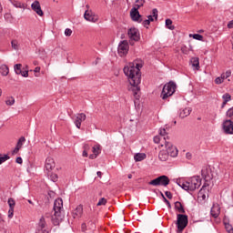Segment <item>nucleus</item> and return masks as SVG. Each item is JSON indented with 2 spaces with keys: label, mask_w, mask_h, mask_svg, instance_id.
Masks as SVG:
<instances>
[{
  "label": "nucleus",
  "mask_w": 233,
  "mask_h": 233,
  "mask_svg": "<svg viewBox=\"0 0 233 233\" xmlns=\"http://www.w3.org/2000/svg\"><path fill=\"white\" fill-rule=\"evenodd\" d=\"M83 149H84L85 151H87V152H88V150H90V145H88V144H84Z\"/></svg>",
  "instance_id": "4d7b16f0"
},
{
  "label": "nucleus",
  "mask_w": 233,
  "mask_h": 233,
  "mask_svg": "<svg viewBox=\"0 0 233 233\" xmlns=\"http://www.w3.org/2000/svg\"><path fill=\"white\" fill-rule=\"evenodd\" d=\"M159 134H160L161 137H164L165 134H167V129L166 128L160 129Z\"/></svg>",
  "instance_id": "864d4df0"
},
{
  "label": "nucleus",
  "mask_w": 233,
  "mask_h": 233,
  "mask_svg": "<svg viewBox=\"0 0 233 233\" xmlns=\"http://www.w3.org/2000/svg\"><path fill=\"white\" fill-rule=\"evenodd\" d=\"M47 175L50 176L51 181H54V183H56V181H57V175L53 174L51 172H47Z\"/></svg>",
  "instance_id": "37998d69"
},
{
  "label": "nucleus",
  "mask_w": 233,
  "mask_h": 233,
  "mask_svg": "<svg viewBox=\"0 0 233 233\" xmlns=\"http://www.w3.org/2000/svg\"><path fill=\"white\" fill-rule=\"evenodd\" d=\"M31 8L37 14V15H43V10L41 9V4H39V1H35L31 5Z\"/></svg>",
  "instance_id": "dca6fc26"
},
{
  "label": "nucleus",
  "mask_w": 233,
  "mask_h": 233,
  "mask_svg": "<svg viewBox=\"0 0 233 233\" xmlns=\"http://www.w3.org/2000/svg\"><path fill=\"white\" fill-rule=\"evenodd\" d=\"M170 183V178L168 177L163 175L160 176L151 181L148 182V185H151L152 187H159L161 185L162 187H167Z\"/></svg>",
  "instance_id": "39448f33"
},
{
  "label": "nucleus",
  "mask_w": 233,
  "mask_h": 233,
  "mask_svg": "<svg viewBox=\"0 0 233 233\" xmlns=\"http://www.w3.org/2000/svg\"><path fill=\"white\" fill-rule=\"evenodd\" d=\"M7 203L9 205V208H15V200H14V198H8Z\"/></svg>",
  "instance_id": "a19ab883"
},
{
  "label": "nucleus",
  "mask_w": 233,
  "mask_h": 233,
  "mask_svg": "<svg viewBox=\"0 0 233 233\" xmlns=\"http://www.w3.org/2000/svg\"><path fill=\"white\" fill-rule=\"evenodd\" d=\"M143 5H145V0H137L135 2L133 8L139 10L141 8V6H143Z\"/></svg>",
  "instance_id": "cd10ccee"
},
{
  "label": "nucleus",
  "mask_w": 233,
  "mask_h": 233,
  "mask_svg": "<svg viewBox=\"0 0 233 233\" xmlns=\"http://www.w3.org/2000/svg\"><path fill=\"white\" fill-rule=\"evenodd\" d=\"M54 215L52 217V221L54 225H59L61 221V212H63V199L57 198L54 202Z\"/></svg>",
  "instance_id": "7ed1b4c3"
},
{
  "label": "nucleus",
  "mask_w": 233,
  "mask_h": 233,
  "mask_svg": "<svg viewBox=\"0 0 233 233\" xmlns=\"http://www.w3.org/2000/svg\"><path fill=\"white\" fill-rule=\"evenodd\" d=\"M164 203H166V205L168 207V208H170V201H168V199H167V198H164Z\"/></svg>",
  "instance_id": "bf43d9fd"
},
{
  "label": "nucleus",
  "mask_w": 233,
  "mask_h": 233,
  "mask_svg": "<svg viewBox=\"0 0 233 233\" xmlns=\"http://www.w3.org/2000/svg\"><path fill=\"white\" fill-rule=\"evenodd\" d=\"M154 143L159 144L160 141H164L166 143L167 137L156 136L153 138Z\"/></svg>",
  "instance_id": "bb28decb"
},
{
  "label": "nucleus",
  "mask_w": 233,
  "mask_h": 233,
  "mask_svg": "<svg viewBox=\"0 0 233 233\" xmlns=\"http://www.w3.org/2000/svg\"><path fill=\"white\" fill-rule=\"evenodd\" d=\"M190 63L195 70H199V58L192 57Z\"/></svg>",
  "instance_id": "4be33fe9"
},
{
  "label": "nucleus",
  "mask_w": 233,
  "mask_h": 233,
  "mask_svg": "<svg viewBox=\"0 0 233 233\" xmlns=\"http://www.w3.org/2000/svg\"><path fill=\"white\" fill-rule=\"evenodd\" d=\"M177 185L186 190L187 192H194L197 188L201 187V177H192L187 178V180L180 178L177 180Z\"/></svg>",
  "instance_id": "f03ea898"
},
{
  "label": "nucleus",
  "mask_w": 233,
  "mask_h": 233,
  "mask_svg": "<svg viewBox=\"0 0 233 233\" xmlns=\"http://www.w3.org/2000/svg\"><path fill=\"white\" fill-rule=\"evenodd\" d=\"M127 35L129 37L130 45H134V42H137L141 39V35L139 34V29L136 27H131L127 31Z\"/></svg>",
  "instance_id": "0eeeda50"
},
{
  "label": "nucleus",
  "mask_w": 233,
  "mask_h": 233,
  "mask_svg": "<svg viewBox=\"0 0 233 233\" xmlns=\"http://www.w3.org/2000/svg\"><path fill=\"white\" fill-rule=\"evenodd\" d=\"M15 103V98H14V96H9L5 100V105H7L8 106H12V105H14Z\"/></svg>",
  "instance_id": "7c9ffc66"
},
{
  "label": "nucleus",
  "mask_w": 233,
  "mask_h": 233,
  "mask_svg": "<svg viewBox=\"0 0 233 233\" xmlns=\"http://www.w3.org/2000/svg\"><path fill=\"white\" fill-rule=\"evenodd\" d=\"M223 78H222V76H218V77H217L216 79H215V83H216V85H221V83H223Z\"/></svg>",
  "instance_id": "09e8293b"
},
{
  "label": "nucleus",
  "mask_w": 233,
  "mask_h": 233,
  "mask_svg": "<svg viewBox=\"0 0 233 233\" xmlns=\"http://www.w3.org/2000/svg\"><path fill=\"white\" fill-rule=\"evenodd\" d=\"M84 17L86 21H89L90 23H96V17H94V14L92 11L86 10L84 14Z\"/></svg>",
  "instance_id": "a211bd4d"
},
{
  "label": "nucleus",
  "mask_w": 233,
  "mask_h": 233,
  "mask_svg": "<svg viewBox=\"0 0 233 233\" xmlns=\"http://www.w3.org/2000/svg\"><path fill=\"white\" fill-rule=\"evenodd\" d=\"M134 159L136 162L143 161L144 159H147V155L145 153H137L134 156Z\"/></svg>",
  "instance_id": "b1692460"
},
{
  "label": "nucleus",
  "mask_w": 233,
  "mask_h": 233,
  "mask_svg": "<svg viewBox=\"0 0 233 233\" xmlns=\"http://www.w3.org/2000/svg\"><path fill=\"white\" fill-rule=\"evenodd\" d=\"M174 92H176V83L168 82L163 86L161 92L162 99H167V97H170V96H174Z\"/></svg>",
  "instance_id": "20e7f679"
},
{
  "label": "nucleus",
  "mask_w": 233,
  "mask_h": 233,
  "mask_svg": "<svg viewBox=\"0 0 233 233\" xmlns=\"http://www.w3.org/2000/svg\"><path fill=\"white\" fill-rule=\"evenodd\" d=\"M141 68H143V61L136 60L124 67V74L128 77L129 91L133 92L135 99L139 100V85L141 84Z\"/></svg>",
  "instance_id": "f257e3e1"
},
{
  "label": "nucleus",
  "mask_w": 233,
  "mask_h": 233,
  "mask_svg": "<svg viewBox=\"0 0 233 233\" xmlns=\"http://www.w3.org/2000/svg\"><path fill=\"white\" fill-rule=\"evenodd\" d=\"M223 130L225 134H233V122L232 120H226L223 123Z\"/></svg>",
  "instance_id": "f8f14e48"
},
{
  "label": "nucleus",
  "mask_w": 233,
  "mask_h": 233,
  "mask_svg": "<svg viewBox=\"0 0 233 233\" xmlns=\"http://www.w3.org/2000/svg\"><path fill=\"white\" fill-rule=\"evenodd\" d=\"M228 28H233V20L228 22Z\"/></svg>",
  "instance_id": "e2e57ef3"
},
{
  "label": "nucleus",
  "mask_w": 233,
  "mask_h": 233,
  "mask_svg": "<svg viewBox=\"0 0 233 233\" xmlns=\"http://www.w3.org/2000/svg\"><path fill=\"white\" fill-rule=\"evenodd\" d=\"M48 228L46 227V220H45V217H41L37 225L35 233H48Z\"/></svg>",
  "instance_id": "1a4fd4ad"
},
{
  "label": "nucleus",
  "mask_w": 233,
  "mask_h": 233,
  "mask_svg": "<svg viewBox=\"0 0 233 233\" xmlns=\"http://www.w3.org/2000/svg\"><path fill=\"white\" fill-rule=\"evenodd\" d=\"M13 6H15V8H25V4L18 2L16 0H9Z\"/></svg>",
  "instance_id": "a878e982"
},
{
  "label": "nucleus",
  "mask_w": 233,
  "mask_h": 233,
  "mask_svg": "<svg viewBox=\"0 0 233 233\" xmlns=\"http://www.w3.org/2000/svg\"><path fill=\"white\" fill-rule=\"evenodd\" d=\"M86 120V115L85 113H78L75 116V125L76 128H81V123Z\"/></svg>",
  "instance_id": "9b49d317"
},
{
  "label": "nucleus",
  "mask_w": 233,
  "mask_h": 233,
  "mask_svg": "<svg viewBox=\"0 0 233 233\" xmlns=\"http://www.w3.org/2000/svg\"><path fill=\"white\" fill-rule=\"evenodd\" d=\"M187 225H188V216L183 214L177 215V227L180 232L187 228Z\"/></svg>",
  "instance_id": "423d86ee"
},
{
  "label": "nucleus",
  "mask_w": 233,
  "mask_h": 233,
  "mask_svg": "<svg viewBox=\"0 0 233 233\" xmlns=\"http://www.w3.org/2000/svg\"><path fill=\"white\" fill-rule=\"evenodd\" d=\"M8 218L9 219H12L14 218V208H9Z\"/></svg>",
  "instance_id": "a18cd8bd"
},
{
  "label": "nucleus",
  "mask_w": 233,
  "mask_h": 233,
  "mask_svg": "<svg viewBox=\"0 0 233 233\" xmlns=\"http://www.w3.org/2000/svg\"><path fill=\"white\" fill-rule=\"evenodd\" d=\"M166 26L167 28H168V30H175L176 26H174L172 25V21L170 20V18L166 19Z\"/></svg>",
  "instance_id": "c85d7f7f"
},
{
  "label": "nucleus",
  "mask_w": 233,
  "mask_h": 233,
  "mask_svg": "<svg viewBox=\"0 0 233 233\" xmlns=\"http://www.w3.org/2000/svg\"><path fill=\"white\" fill-rule=\"evenodd\" d=\"M226 115H227V117H233V107H230V108L227 111Z\"/></svg>",
  "instance_id": "49530a36"
},
{
  "label": "nucleus",
  "mask_w": 233,
  "mask_h": 233,
  "mask_svg": "<svg viewBox=\"0 0 233 233\" xmlns=\"http://www.w3.org/2000/svg\"><path fill=\"white\" fill-rule=\"evenodd\" d=\"M56 168V162L54 161V158L52 157H47L46 159V170L47 172H52Z\"/></svg>",
  "instance_id": "4468645a"
},
{
  "label": "nucleus",
  "mask_w": 233,
  "mask_h": 233,
  "mask_svg": "<svg viewBox=\"0 0 233 233\" xmlns=\"http://www.w3.org/2000/svg\"><path fill=\"white\" fill-rule=\"evenodd\" d=\"M92 152L93 154L89 155V159H96L101 154V146L99 144L95 145L92 147Z\"/></svg>",
  "instance_id": "2eb2a0df"
},
{
  "label": "nucleus",
  "mask_w": 233,
  "mask_h": 233,
  "mask_svg": "<svg viewBox=\"0 0 233 233\" xmlns=\"http://www.w3.org/2000/svg\"><path fill=\"white\" fill-rule=\"evenodd\" d=\"M21 68H23V65H21V64L15 65L14 69L17 76H19L21 74V72L23 71Z\"/></svg>",
  "instance_id": "c756f323"
},
{
  "label": "nucleus",
  "mask_w": 233,
  "mask_h": 233,
  "mask_svg": "<svg viewBox=\"0 0 233 233\" xmlns=\"http://www.w3.org/2000/svg\"><path fill=\"white\" fill-rule=\"evenodd\" d=\"M131 19L133 21H137V23H141L143 20L141 19V15H139L138 9L133 7L130 12Z\"/></svg>",
  "instance_id": "ddd939ff"
},
{
  "label": "nucleus",
  "mask_w": 233,
  "mask_h": 233,
  "mask_svg": "<svg viewBox=\"0 0 233 233\" xmlns=\"http://www.w3.org/2000/svg\"><path fill=\"white\" fill-rule=\"evenodd\" d=\"M96 205L97 207H101L102 205H106V198H100Z\"/></svg>",
  "instance_id": "c03bdc74"
},
{
  "label": "nucleus",
  "mask_w": 233,
  "mask_h": 233,
  "mask_svg": "<svg viewBox=\"0 0 233 233\" xmlns=\"http://www.w3.org/2000/svg\"><path fill=\"white\" fill-rule=\"evenodd\" d=\"M86 225L88 230H94L96 228V223L92 220L88 221Z\"/></svg>",
  "instance_id": "e433bc0d"
},
{
  "label": "nucleus",
  "mask_w": 233,
  "mask_h": 233,
  "mask_svg": "<svg viewBox=\"0 0 233 233\" xmlns=\"http://www.w3.org/2000/svg\"><path fill=\"white\" fill-rule=\"evenodd\" d=\"M192 112V108L186 107L184 109H180L179 111V117H187V116H190V113Z\"/></svg>",
  "instance_id": "412c9836"
},
{
  "label": "nucleus",
  "mask_w": 233,
  "mask_h": 233,
  "mask_svg": "<svg viewBox=\"0 0 233 233\" xmlns=\"http://www.w3.org/2000/svg\"><path fill=\"white\" fill-rule=\"evenodd\" d=\"M232 76V71L228 70L225 73H223L220 76L222 77L223 81H225V79H228V77H230Z\"/></svg>",
  "instance_id": "473e14b6"
},
{
  "label": "nucleus",
  "mask_w": 233,
  "mask_h": 233,
  "mask_svg": "<svg viewBox=\"0 0 233 233\" xmlns=\"http://www.w3.org/2000/svg\"><path fill=\"white\" fill-rule=\"evenodd\" d=\"M10 72V70L8 69V66L6 65H2L0 66V74L2 76H6L8 73Z\"/></svg>",
  "instance_id": "393cba45"
},
{
  "label": "nucleus",
  "mask_w": 233,
  "mask_h": 233,
  "mask_svg": "<svg viewBox=\"0 0 233 233\" xmlns=\"http://www.w3.org/2000/svg\"><path fill=\"white\" fill-rule=\"evenodd\" d=\"M75 214L76 216H81V214H83V206H78L75 210Z\"/></svg>",
  "instance_id": "58836bf2"
},
{
  "label": "nucleus",
  "mask_w": 233,
  "mask_h": 233,
  "mask_svg": "<svg viewBox=\"0 0 233 233\" xmlns=\"http://www.w3.org/2000/svg\"><path fill=\"white\" fill-rule=\"evenodd\" d=\"M130 46H128V42L127 40H123L119 43L117 52L120 57H125L127 54H128Z\"/></svg>",
  "instance_id": "6e6552de"
},
{
  "label": "nucleus",
  "mask_w": 233,
  "mask_h": 233,
  "mask_svg": "<svg viewBox=\"0 0 233 233\" xmlns=\"http://www.w3.org/2000/svg\"><path fill=\"white\" fill-rule=\"evenodd\" d=\"M83 157H88V151H83L82 153Z\"/></svg>",
  "instance_id": "0e129e2a"
},
{
  "label": "nucleus",
  "mask_w": 233,
  "mask_h": 233,
  "mask_svg": "<svg viewBox=\"0 0 233 233\" xmlns=\"http://www.w3.org/2000/svg\"><path fill=\"white\" fill-rule=\"evenodd\" d=\"M189 37H193V39H196L197 41H203V35H199V34H190Z\"/></svg>",
  "instance_id": "72a5a7b5"
},
{
  "label": "nucleus",
  "mask_w": 233,
  "mask_h": 233,
  "mask_svg": "<svg viewBox=\"0 0 233 233\" xmlns=\"http://www.w3.org/2000/svg\"><path fill=\"white\" fill-rule=\"evenodd\" d=\"M11 46L14 48V50H18L19 49V41L17 40H12L11 42Z\"/></svg>",
  "instance_id": "f704fd0d"
},
{
  "label": "nucleus",
  "mask_w": 233,
  "mask_h": 233,
  "mask_svg": "<svg viewBox=\"0 0 233 233\" xmlns=\"http://www.w3.org/2000/svg\"><path fill=\"white\" fill-rule=\"evenodd\" d=\"M142 25L143 26H145V28H148V26L150 25V20H147V19L144 20L142 22Z\"/></svg>",
  "instance_id": "8fccbe9b"
},
{
  "label": "nucleus",
  "mask_w": 233,
  "mask_h": 233,
  "mask_svg": "<svg viewBox=\"0 0 233 233\" xmlns=\"http://www.w3.org/2000/svg\"><path fill=\"white\" fill-rule=\"evenodd\" d=\"M3 221H5V220L3 219V216H1V214H0V223H3Z\"/></svg>",
  "instance_id": "338daca9"
},
{
  "label": "nucleus",
  "mask_w": 233,
  "mask_h": 233,
  "mask_svg": "<svg viewBox=\"0 0 233 233\" xmlns=\"http://www.w3.org/2000/svg\"><path fill=\"white\" fill-rule=\"evenodd\" d=\"M65 35H66V37H70V35H72V29L66 28V29L65 30Z\"/></svg>",
  "instance_id": "de8ad7c7"
},
{
  "label": "nucleus",
  "mask_w": 233,
  "mask_h": 233,
  "mask_svg": "<svg viewBox=\"0 0 233 233\" xmlns=\"http://www.w3.org/2000/svg\"><path fill=\"white\" fill-rule=\"evenodd\" d=\"M81 230H82V232H86L88 230V227H87L86 223H83L81 225Z\"/></svg>",
  "instance_id": "3c124183"
},
{
  "label": "nucleus",
  "mask_w": 233,
  "mask_h": 233,
  "mask_svg": "<svg viewBox=\"0 0 233 233\" xmlns=\"http://www.w3.org/2000/svg\"><path fill=\"white\" fill-rule=\"evenodd\" d=\"M19 76H22V77H28V71H21Z\"/></svg>",
  "instance_id": "603ef678"
},
{
  "label": "nucleus",
  "mask_w": 233,
  "mask_h": 233,
  "mask_svg": "<svg viewBox=\"0 0 233 233\" xmlns=\"http://www.w3.org/2000/svg\"><path fill=\"white\" fill-rule=\"evenodd\" d=\"M154 19H156V18H153V16H151V15H149L147 16V21H149V23L154 22Z\"/></svg>",
  "instance_id": "052dcab7"
},
{
  "label": "nucleus",
  "mask_w": 233,
  "mask_h": 233,
  "mask_svg": "<svg viewBox=\"0 0 233 233\" xmlns=\"http://www.w3.org/2000/svg\"><path fill=\"white\" fill-rule=\"evenodd\" d=\"M222 99H224L225 103H228V101L232 99V96H230V94L226 93L222 96Z\"/></svg>",
  "instance_id": "4c0bfd02"
},
{
  "label": "nucleus",
  "mask_w": 233,
  "mask_h": 233,
  "mask_svg": "<svg viewBox=\"0 0 233 233\" xmlns=\"http://www.w3.org/2000/svg\"><path fill=\"white\" fill-rule=\"evenodd\" d=\"M15 163H18V165H23V158L21 157H16Z\"/></svg>",
  "instance_id": "5fc2aeb1"
},
{
  "label": "nucleus",
  "mask_w": 233,
  "mask_h": 233,
  "mask_svg": "<svg viewBox=\"0 0 233 233\" xmlns=\"http://www.w3.org/2000/svg\"><path fill=\"white\" fill-rule=\"evenodd\" d=\"M19 150H21V148H20V147H17V146H15V149H14L13 152H12L13 156L15 155V154H17V152H19Z\"/></svg>",
  "instance_id": "13d9d810"
},
{
  "label": "nucleus",
  "mask_w": 233,
  "mask_h": 233,
  "mask_svg": "<svg viewBox=\"0 0 233 233\" xmlns=\"http://www.w3.org/2000/svg\"><path fill=\"white\" fill-rule=\"evenodd\" d=\"M26 141V138H25V137H22L18 139L16 147L18 148H23V145H25V142Z\"/></svg>",
  "instance_id": "2f4dec72"
},
{
  "label": "nucleus",
  "mask_w": 233,
  "mask_h": 233,
  "mask_svg": "<svg viewBox=\"0 0 233 233\" xmlns=\"http://www.w3.org/2000/svg\"><path fill=\"white\" fill-rule=\"evenodd\" d=\"M169 157L170 155H168V153L165 149L160 150L158 153V159L160 161H168Z\"/></svg>",
  "instance_id": "6ab92c4d"
},
{
  "label": "nucleus",
  "mask_w": 233,
  "mask_h": 233,
  "mask_svg": "<svg viewBox=\"0 0 233 233\" xmlns=\"http://www.w3.org/2000/svg\"><path fill=\"white\" fill-rule=\"evenodd\" d=\"M224 225L228 233H233V228L232 225H230V223L224 222Z\"/></svg>",
  "instance_id": "c9c22d12"
},
{
  "label": "nucleus",
  "mask_w": 233,
  "mask_h": 233,
  "mask_svg": "<svg viewBox=\"0 0 233 233\" xmlns=\"http://www.w3.org/2000/svg\"><path fill=\"white\" fill-rule=\"evenodd\" d=\"M211 216L213 218H218L221 212V208H219V205L214 204L213 207L211 208Z\"/></svg>",
  "instance_id": "f3484780"
},
{
  "label": "nucleus",
  "mask_w": 233,
  "mask_h": 233,
  "mask_svg": "<svg viewBox=\"0 0 233 233\" xmlns=\"http://www.w3.org/2000/svg\"><path fill=\"white\" fill-rule=\"evenodd\" d=\"M30 205H34V202L31 199L27 200Z\"/></svg>",
  "instance_id": "774afa93"
},
{
  "label": "nucleus",
  "mask_w": 233,
  "mask_h": 233,
  "mask_svg": "<svg viewBox=\"0 0 233 233\" xmlns=\"http://www.w3.org/2000/svg\"><path fill=\"white\" fill-rule=\"evenodd\" d=\"M207 186H203L201 189L198 191V199H202V201H205L207 199Z\"/></svg>",
  "instance_id": "aec40b11"
},
{
  "label": "nucleus",
  "mask_w": 233,
  "mask_h": 233,
  "mask_svg": "<svg viewBox=\"0 0 233 233\" xmlns=\"http://www.w3.org/2000/svg\"><path fill=\"white\" fill-rule=\"evenodd\" d=\"M165 195L168 199H172V193L170 191H166Z\"/></svg>",
  "instance_id": "6e6d98bb"
},
{
  "label": "nucleus",
  "mask_w": 233,
  "mask_h": 233,
  "mask_svg": "<svg viewBox=\"0 0 233 233\" xmlns=\"http://www.w3.org/2000/svg\"><path fill=\"white\" fill-rule=\"evenodd\" d=\"M34 72H35V74H39V72H41V67L36 66V67L35 68Z\"/></svg>",
  "instance_id": "680f3d73"
},
{
  "label": "nucleus",
  "mask_w": 233,
  "mask_h": 233,
  "mask_svg": "<svg viewBox=\"0 0 233 233\" xmlns=\"http://www.w3.org/2000/svg\"><path fill=\"white\" fill-rule=\"evenodd\" d=\"M96 175L98 176V177H101V176H103V173L101 171H97Z\"/></svg>",
  "instance_id": "69168bd1"
},
{
  "label": "nucleus",
  "mask_w": 233,
  "mask_h": 233,
  "mask_svg": "<svg viewBox=\"0 0 233 233\" xmlns=\"http://www.w3.org/2000/svg\"><path fill=\"white\" fill-rule=\"evenodd\" d=\"M166 152L171 157H177V147H176L172 143L166 141L165 142Z\"/></svg>",
  "instance_id": "9d476101"
},
{
  "label": "nucleus",
  "mask_w": 233,
  "mask_h": 233,
  "mask_svg": "<svg viewBox=\"0 0 233 233\" xmlns=\"http://www.w3.org/2000/svg\"><path fill=\"white\" fill-rule=\"evenodd\" d=\"M10 159V157L8 155H4L3 157H0V165H3L5 161H8Z\"/></svg>",
  "instance_id": "79ce46f5"
},
{
  "label": "nucleus",
  "mask_w": 233,
  "mask_h": 233,
  "mask_svg": "<svg viewBox=\"0 0 233 233\" xmlns=\"http://www.w3.org/2000/svg\"><path fill=\"white\" fill-rule=\"evenodd\" d=\"M157 15H158V11H157V8H154L152 10V13H151L150 16L155 18L156 21H157Z\"/></svg>",
  "instance_id": "ea45409f"
},
{
  "label": "nucleus",
  "mask_w": 233,
  "mask_h": 233,
  "mask_svg": "<svg viewBox=\"0 0 233 233\" xmlns=\"http://www.w3.org/2000/svg\"><path fill=\"white\" fill-rule=\"evenodd\" d=\"M175 209L179 212V214H185V208H183V204L181 202H175Z\"/></svg>",
  "instance_id": "5701e85b"
}]
</instances>
